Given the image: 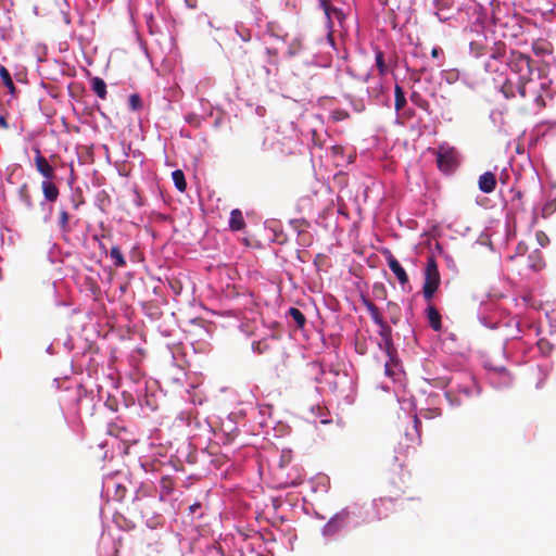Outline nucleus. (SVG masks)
<instances>
[{
    "label": "nucleus",
    "instance_id": "nucleus-4",
    "mask_svg": "<svg viewBox=\"0 0 556 556\" xmlns=\"http://www.w3.org/2000/svg\"><path fill=\"white\" fill-rule=\"evenodd\" d=\"M531 81V78H518L516 81L506 79L501 87V91L506 99H515L519 97L525 99L527 97V85Z\"/></svg>",
    "mask_w": 556,
    "mask_h": 556
},
{
    "label": "nucleus",
    "instance_id": "nucleus-32",
    "mask_svg": "<svg viewBox=\"0 0 556 556\" xmlns=\"http://www.w3.org/2000/svg\"><path fill=\"white\" fill-rule=\"evenodd\" d=\"M320 5L323 7L325 14L328 16V18L331 17V14H339V11L331 7L328 0H320Z\"/></svg>",
    "mask_w": 556,
    "mask_h": 556
},
{
    "label": "nucleus",
    "instance_id": "nucleus-35",
    "mask_svg": "<svg viewBox=\"0 0 556 556\" xmlns=\"http://www.w3.org/2000/svg\"><path fill=\"white\" fill-rule=\"evenodd\" d=\"M535 238L538 240V243L542 248L546 247L548 244V242H549V239H548L547 235L544 231H542V230L536 231Z\"/></svg>",
    "mask_w": 556,
    "mask_h": 556
},
{
    "label": "nucleus",
    "instance_id": "nucleus-25",
    "mask_svg": "<svg viewBox=\"0 0 556 556\" xmlns=\"http://www.w3.org/2000/svg\"><path fill=\"white\" fill-rule=\"evenodd\" d=\"M126 428L124 426H117L115 424H111L108 428L106 433L114 438L112 445L117 442V439L122 435V433H126Z\"/></svg>",
    "mask_w": 556,
    "mask_h": 556
},
{
    "label": "nucleus",
    "instance_id": "nucleus-20",
    "mask_svg": "<svg viewBox=\"0 0 556 556\" xmlns=\"http://www.w3.org/2000/svg\"><path fill=\"white\" fill-rule=\"evenodd\" d=\"M110 257L116 267H125L126 266V260L124 257L123 252L121 251V249L118 247L114 245L111 248Z\"/></svg>",
    "mask_w": 556,
    "mask_h": 556
},
{
    "label": "nucleus",
    "instance_id": "nucleus-16",
    "mask_svg": "<svg viewBox=\"0 0 556 556\" xmlns=\"http://www.w3.org/2000/svg\"><path fill=\"white\" fill-rule=\"evenodd\" d=\"M363 304L366 307V309L368 311L371 319L374 320V323L376 325L381 324V321L384 320L379 308L370 300L363 299Z\"/></svg>",
    "mask_w": 556,
    "mask_h": 556
},
{
    "label": "nucleus",
    "instance_id": "nucleus-38",
    "mask_svg": "<svg viewBox=\"0 0 556 556\" xmlns=\"http://www.w3.org/2000/svg\"><path fill=\"white\" fill-rule=\"evenodd\" d=\"M522 197H523V194L520 190L514 191L513 201H515V200L521 201Z\"/></svg>",
    "mask_w": 556,
    "mask_h": 556
},
{
    "label": "nucleus",
    "instance_id": "nucleus-15",
    "mask_svg": "<svg viewBox=\"0 0 556 556\" xmlns=\"http://www.w3.org/2000/svg\"><path fill=\"white\" fill-rule=\"evenodd\" d=\"M532 51L536 55H546L552 52V45L545 39H536L532 43Z\"/></svg>",
    "mask_w": 556,
    "mask_h": 556
},
{
    "label": "nucleus",
    "instance_id": "nucleus-42",
    "mask_svg": "<svg viewBox=\"0 0 556 556\" xmlns=\"http://www.w3.org/2000/svg\"><path fill=\"white\" fill-rule=\"evenodd\" d=\"M199 506H200L199 504L191 505V506H190V510H191L192 513H194V511H195V509H197Z\"/></svg>",
    "mask_w": 556,
    "mask_h": 556
},
{
    "label": "nucleus",
    "instance_id": "nucleus-27",
    "mask_svg": "<svg viewBox=\"0 0 556 556\" xmlns=\"http://www.w3.org/2000/svg\"><path fill=\"white\" fill-rule=\"evenodd\" d=\"M92 88L100 98L104 99V80L102 78H93Z\"/></svg>",
    "mask_w": 556,
    "mask_h": 556
},
{
    "label": "nucleus",
    "instance_id": "nucleus-31",
    "mask_svg": "<svg viewBox=\"0 0 556 556\" xmlns=\"http://www.w3.org/2000/svg\"><path fill=\"white\" fill-rule=\"evenodd\" d=\"M374 294L377 299L384 300L387 298V289L382 283L374 285Z\"/></svg>",
    "mask_w": 556,
    "mask_h": 556
},
{
    "label": "nucleus",
    "instance_id": "nucleus-40",
    "mask_svg": "<svg viewBox=\"0 0 556 556\" xmlns=\"http://www.w3.org/2000/svg\"><path fill=\"white\" fill-rule=\"evenodd\" d=\"M313 369H316L318 371H321L323 372V368H321V365L318 364V363H311L309 365Z\"/></svg>",
    "mask_w": 556,
    "mask_h": 556
},
{
    "label": "nucleus",
    "instance_id": "nucleus-7",
    "mask_svg": "<svg viewBox=\"0 0 556 556\" xmlns=\"http://www.w3.org/2000/svg\"><path fill=\"white\" fill-rule=\"evenodd\" d=\"M377 326L380 328L379 336L382 339V343L379 344L380 349L383 350L384 353L393 352L395 348L393 345L391 327L384 320Z\"/></svg>",
    "mask_w": 556,
    "mask_h": 556
},
{
    "label": "nucleus",
    "instance_id": "nucleus-3",
    "mask_svg": "<svg viewBox=\"0 0 556 556\" xmlns=\"http://www.w3.org/2000/svg\"><path fill=\"white\" fill-rule=\"evenodd\" d=\"M437 164L443 173H452L458 165L457 151L452 147H439L435 151Z\"/></svg>",
    "mask_w": 556,
    "mask_h": 556
},
{
    "label": "nucleus",
    "instance_id": "nucleus-44",
    "mask_svg": "<svg viewBox=\"0 0 556 556\" xmlns=\"http://www.w3.org/2000/svg\"><path fill=\"white\" fill-rule=\"evenodd\" d=\"M383 498H379V501H375L374 502V506L377 507L378 506V503H383Z\"/></svg>",
    "mask_w": 556,
    "mask_h": 556
},
{
    "label": "nucleus",
    "instance_id": "nucleus-17",
    "mask_svg": "<svg viewBox=\"0 0 556 556\" xmlns=\"http://www.w3.org/2000/svg\"><path fill=\"white\" fill-rule=\"evenodd\" d=\"M406 104V97L403 88L400 85L394 87V108L400 112Z\"/></svg>",
    "mask_w": 556,
    "mask_h": 556
},
{
    "label": "nucleus",
    "instance_id": "nucleus-13",
    "mask_svg": "<svg viewBox=\"0 0 556 556\" xmlns=\"http://www.w3.org/2000/svg\"><path fill=\"white\" fill-rule=\"evenodd\" d=\"M41 188L46 200L50 202L56 201L59 197V189L51 180H43Z\"/></svg>",
    "mask_w": 556,
    "mask_h": 556
},
{
    "label": "nucleus",
    "instance_id": "nucleus-41",
    "mask_svg": "<svg viewBox=\"0 0 556 556\" xmlns=\"http://www.w3.org/2000/svg\"><path fill=\"white\" fill-rule=\"evenodd\" d=\"M420 424H421V422H420V420H419L418 416H417V415H415V416H414V425H415V428H416V430H417V431H418V427L420 426Z\"/></svg>",
    "mask_w": 556,
    "mask_h": 556
},
{
    "label": "nucleus",
    "instance_id": "nucleus-8",
    "mask_svg": "<svg viewBox=\"0 0 556 556\" xmlns=\"http://www.w3.org/2000/svg\"><path fill=\"white\" fill-rule=\"evenodd\" d=\"M388 265L390 269L393 271V274L396 276L399 282L404 287L408 283V275L405 271V269L402 267L400 262L393 256L391 252H388L387 256Z\"/></svg>",
    "mask_w": 556,
    "mask_h": 556
},
{
    "label": "nucleus",
    "instance_id": "nucleus-36",
    "mask_svg": "<svg viewBox=\"0 0 556 556\" xmlns=\"http://www.w3.org/2000/svg\"><path fill=\"white\" fill-rule=\"evenodd\" d=\"M332 116L336 121H343L349 117V113L344 110H336L332 112Z\"/></svg>",
    "mask_w": 556,
    "mask_h": 556
},
{
    "label": "nucleus",
    "instance_id": "nucleus-39",
    "mask_svg": "<svg viewBox=\"0 0 556 556\" xmlns=\"http://www.w3.org/2000/svg\"><path fill=\"white\" fill-rule=\"evenodd\" d=\"M440 53H441V49H440V48H438V47H434V48L431 50V56H432V58H438Z\"/></svg>",
    "mask_w": 556,
    "mask_h": 556
},
{
    "label": "nucleus",
    "instance_id": "nucleus-10",
    "mask_svg": "<svg viewBox=\"0 0 556 556\" xmlns=\"http://www.w3.org/2000/svg\"><path fill=\"white\" fill-rule=\"evenodd\" d=\"M479 189L484 193H491L496 187V177L492 172H485L479 177Z\"/></svg>",
    "mask_w": 556,
    "mask_h": 556
},
{
    "label": "nucleus",
    "instance_id": "nucleus-30",
    "mask_svg": "<svg viewBox=\"0 0 556 556\" xmlns=\"http://www.w3.org/2000/svg\"><path fill=\"white\" fill-rule=\"evenodd\" d=\"M20 194L25 203V205L27 207H31L33 206V202H31V199H30V195L28 193V188L26 185H23L20 189Z\"/></svg>",
    "mask_w": 556,
    "mask_h": 556
},
{
    "label": "nucleus",
    "instance_id": "nucleus-2",
    "mask_svg": "<svg viewBox=\"0 0 556 556\" xmlns=\"http://www.w3.org/2000/svg\"><path fill=\"white\" fill-rule=\"evenodd\" d=\"M507 66L511 72L519 75V78H530L532 74L531 59L530 56L519 52L511 51L507 59Z\"/></svg>",
    "mask_w": 556,
    "mask_h": 556
},
{
    "label": "nucleus",
    "instance_id": "nucleus-37",
    "mask_svg": "<svg viewBox=\"0 0 556 556\" xmlns=\"http://www.w3.org/2000/svg\"><path fill=\"white\" fill-rule=\"evenodd\" d=\"M106 379H109L111 381V384L112 387L115 389V390H118V377L115 376L114 372H109L106 374Z\"/></svg>",
    "mask_w": 556,
    "mask_h": 556
},
{
    "label": "nucleus",
    "instance_id": "nucleus-24",
    "mask_svg": "<svg viewBox=\"0 0 556 556\" xmlns=\"http://www.w3.org/2000/svg\"><path fill=\"white\" fill-rule=\"evenodd\" d=\"M506 54V46L503 42H496L491 50L490 58L493 60H501Z\"/></svg>",
    "mask_w": 556,
    "mask_h": 556
},
{
    "label": "nucleus",
    "instance_id": "nucleus-22",
    "mask_svg": "<svg viewBox=\"0 0 556 556\" xmlns=\"http://www.w3.org/2000/svg\"><path fill=\"white\" fill-rule=\"evenodd\" d=\"M288 316L294 320L299 328H303L306 324L304 314L296 307H290L288 311Z\"/></svg>",
    "mask_w": 556,
    "mask_h": 556
},
{
    "label": "nucleus",
    "instance_id": "nucleus-23",
    "mask_svg": "<svg viewBox=\"0 0 556 556\" xmlns=\"http://www.w3.org/2000/svg\"><path fill=\"white\" fill-rule=\"evenodd\" d=\"M409 99L415 105H417L421 110H424V111L429 110V106H430L429 102L418 91H413L410 93Z\"/></svg>",
    "mask_w": 556,
    "mask_h": 556
},
{
    "label": "nucleus",
    "instance_id": "nucleus-6",
    "mask_svg": "<svg viewBox=\"0 0 556 556\" xmlns=\"http://www.w3.org/2000/svg\"><path fill=\"white\" fill-rule=\"evenodd\" d=\"M35 165L37 170L46 178L52 180L54 178V169L49 164L48 160L41 154L39 149H35Z\"/></svg>",
    "mask_w": 556,
    "mask_h": 556
},
{
    "label": "nucleus",
    "instance_id": "nucleus-9",
    "mask_svg": "<svg viewBox=\"0 0 556 556\" xmlns=\"http://www.w3.org/2000/svg\"><path fill=\"white\" fill-rule=\"evenodd\" d=\"M387 361L384 363V375L392 379H395L400 371L399 359L396 358V350L393 352L386 353Z\"/></svg>",
    "mask_w": 556,
    "mask_h": 556
},
{
    "label": "nucleus",
    "instance_id": "nucleus-26",
    "mask_svg": "<svg viewBox=\"0 0 556 556\" xmlns=\"http://www.w3.org/2000/svg\"><path fill=\"white\" fill-rule=\"evenodd\" d=\"M376 66L380 75H386L388 72V66L384 62V53L381 50L376 51Z\"/></svg>",
    "mask_w": 556,
    "mask_h": 556
},
{
    "label": "nucleus",
    "instance_id": "nucleus-19",
    "mask_svg": "<svg viewBox=\"0 0 556 556\" xmlns=\"http://www.w3.org/2000/svg\"><path fill=\"white\" fill-rule=\"evenodd\" d=\"M387 313L389 314L390 321L396 325L401 319V307L395 302L387 303Z\"/></svg>",
    "mask_w": 556,
    "mask_h": 556
},
{
    "label": "nucleus",
    "instance_id": "nucleus-5",
    "mask_svg": "<svg viewBox=\"0 0 556 556\" xmlns=\"http://www.w3.org/2000/svg\"><path fill=\"white\" fill-rule=\"evenodd\" d=\"M355 515L356 511L352 510L350 507L341 509L327 522L325 526V532L327 534H334L346 527L350 523L351 518Z\"/></svg>",
    "mask_w": 556,
    "mask_h": 556
},
{
    "label": "nucleus",
    "instance_id": "nucleus-1",
    "mask_svg": "<svg viewBox=\"0 0 556 556\" xmlns=\"http://www.w3.org/2000/svg\"><path fill=\"white\" fill-rule=\"evenodd\" d=\"M440 286V274L437 262L433 257H429L425 269V281L422 294L426 301H431Z\"/></svg>",
    "mask_w": 556,
    "mask_h": 556
},
{
    "label": "nucleus",
    "instance_id": "nucleus-33",
    "mask_svg": "<svg viewBox=\"0 0 556 556\" xmlns=\"http://www.w3.org/2000/svg\"><path fill=\"white\" fill-rule=\"evenodd\" d=\"M142 103H141V99L139 97V94L137 93H134L129 97V106L131 110L136 111V110H139L141 108Z\"/></svg>",
    "mask_w": 556,
    "mask_h": 556
},
{
    "label": "nucleus",
    "instance_id": "nucleus-34",
    "mask_svg": "<svg viewBox=\"0 0 556 556\" xmlns=\"http://www.w3.org/2000/svg\"><path fill=\"white\" fill-rule=\"evenodd\" d=\"M68 219H70V215L66 211H61L60 212V217H59V225L61 226V228L63 230H67L68 229Z\"/></svg>",
    "mask_w": 556,
    "mask_h": 556
},
{
    "label": "nucleus",
    "instance_id": "nucleus-12",
    "mask_svg": "<svg viewBox=\"0 0 556 556\" xmlns=\"http://www.w3.org/2000/svg\"><path fill=\"white\" fill-rule=\"evenodd\" d=\"M229 227L235 231L242 230L245 227V222L240 210L235 208L230 212Z\"/></svg>",
    "mask_w": 556,
    "mask_h": 556
},
{
    "label": "nucleus",
    "instance_id": "nucleus-18",
    "mask_svg": "<svg viewBox=\"0 0 556 556\" xmlns=\"http://www.w3.org/2000/svg\"><path fill=\"white\" fill-rule=\"evenodd\" d=\"M0 77L4 84V86L9 89V92L14 96L16 92V87L11 78L10 72L7 67L0 66Z\"/></svg>",
    "mask_w": 556,
    "mask_h": 556
},
{
    "label": "nucleus",
    "instance_id": "nucleus-29",
    "mask_svg": "<svg viewBox=\"0 0 556 556\" xmlns=\"http://www.w3.org/2000/svg\"><path fill=\"white\" fill-rule=\"evenodd\" d=\"M254 350L258 354H265V353H268L271 350V348L266 340H262L254 344Z\"/></svg>",
    "mask_w": 556,
    "mask_h": 556
},
{
    "label": "nucleus",
    "instance_id": "nucleus-28",
    "mask_svg": "<svg viewBox=\"0 0 556 556\" xmlns=\"http://www.w3.org/2000/svg\"><path fill=\"white\" fill-rule=\"evenodd\" d=\"M121 403L116 399L114 394H109L106 396V407L110 408L112 412H117L119 409Z\"/></svg>",
    "mask_w": 556,
    "mask_h": 556
},
{
    "label": "nucleus",
    "instance_id": "nucleus-43",
    "mask_svg": "<svg viewBox=\"0 0 556 556\" xmlns=\"http://www.w3.org/2000/svg\"><path fill=\"white\" fill-rule=\"evenodd\" d=\"M0 124L3 125L4 127H7V122H5L4 117H0Z\"/></svg>",
    "mask_w": 556,
    "mask_h": 556
},
{
    "label": "nucleus",
    "instance_id": "nucleus-14",
    "mask_svg": "<svg viewBox=\"0 0 556 556\" xmlns=\"http://www.w3.org/2000/svg\"><path fill=\"white\" fill-rule=\"evenodd\" d=\"M111 488H114L115 490L113 500L116 502L123 501V498L126 495L127 489L123 484L116 482L114 479H110L109 481L106 480V493Z\"/></svg>",
    "mask_w": 556,
    "mask_h": 556
},
{
    "label": "nucleus",
    "instance_id": "nucleus-11",
    "mask_svg": "<svg viewBox=\"0 0 556 556\" xmlns=\"http://www.w3.org/2000/svg\"><path fill=\"white\" fill-rule=\"evenodd\" d=\"M426 313L430 327L434 331H440L442 329L440 312L433 305H428Z\"/></svg>",
    "mask_w": 556,
    "mask_h": 556
},
{
    "label": "nucleus",
    "instance_id": "nucleus-21",
    "mask_svg": "<svg viewBox=\"0 0 556 556\" xmlns=\"http://www.w3.org/2000/svg\"><path fill=\"white\" fill-rule=\"evenodd\" d=\"M172 178L174 181L175 187L180 191L184 192L187 188V182L185 178V174L181 169H176L172 173Z\"/></svg>",
    "mask_w": 556,
    "mask_h": 556
},
{
    "label": "nucleus",
    "instance_id": "nucleus-45",
    "mask_svg": "<svg viewBox=\"0 0 556 556\" xmlns=\"http://www.w3.org/2000/svg\"><path fill=\"white\" fill-rule=\"evenodd\" d=\"M368 78H369V74H366V75H365V79H364V80H365V81H367V80H368Z\"/></svg>",
    "mask_w": 556,
    "mask_h": 556
}]
</instances>
